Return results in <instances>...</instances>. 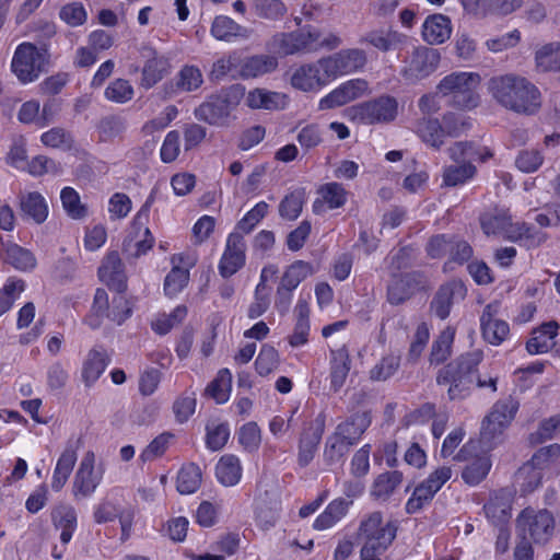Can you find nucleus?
I'll return each mask as SVG.
<instances>
[{"label": "nucleus", "mask_w": 560, "mask_h": 560, "mask_svg": "<svg viewBox=\"0 0 560 560\" xmlns=\"http://www.w3.org/2000/svg\"><path fill=\"white\" fill-rule=\"evenodd\" d=\"M499 302H492L485 306L480 316V328L483 339L492 345H501L510 332V326L505 320L498 318Z\"/></svg>", "instance_id": "20"}, {"label": "nucleus", "mask_w": 560, "mask_h": 560, "mask_svg": "<svg viewBox=\"0 0 560 560\" xmlns=\"http://www.w3.org/2000/svg\"><path fill=\"white\" fill-rule=\"evenodd\" d=\"M278 60L270 55H254L241 58V69L237 70L238 78L244 80L258 78L275 71Z\"/></svg>", "instance_id": "31"}, {"label": "nucleus", "mask_w": 560, "mask_h": 560, "mask_svg": "<svg viewBox=\"0 0 560 560\" xmlns=\"http://www.w3.org/2000/svg\"><path fill=\"white\" fill-rule=\"evenodd\" d=\"M19 208L23 219L32 220L36 224L44 223L49 213L47 201L38 191L20 192Z\"/></svg>", "instance_id": "29"}, {"label": "nucleus", "mask_w": 560, "mask_h": 560, "mask_svg": "<svg viewBox=\"0 0 560 560\" xmlns=\"http://www.w3.org/2000/svg\"><path fill=\"white\" fill-rule=\"evenodd\" d=\"M141 56L145 58L142 68V77L140 85L144 89H151L170 73L171 63L167 57L159 55L155 49L150 46L141 48Z\"/></svg>", "instance_id": "22"}, {"label": "nucleus", "mask_w": 560, "mask_h": 560, "mask_svg": "<svg viewBox=\"0 0 560 560\" xmlns=\"http://www.w3.org/2000/svg\"><path fill=\"white\" fill-rule=\"evenodd\" d=\"M480 84V75L474 72H453L444 77L438 84V94L448 97V103L459 109H471L478 105L476 92Z\"/></svg>", "instance_id": "7"}, {"label": "nucleus", "mask_w": 560, "mask_h": 560, "mask_svg": "<svg viewBox=\"0 0 560 560\" xmlns=\"http://www.w3.org/2000/svg\"><path fill=\"white\" fill-rule=\"evenodd\" d=\"M407 35L394 30H372L359 38V44L369 45L382 52L400 49L407 43Z\"/></svg>", "instance_id": "26"}, {"label": "nucleus", "mask_w": 560, "mask_h": 560, "mask_svg": "<svg viewBox=\"0 0 560 560\" xmlns=\"http://www.w3.org/2000/svg\"><path fill=\"white\" fill-rule=\"evenodd\" d=\"M440 61L438 49L420 46L412 51L400 74L406 82L415 84L431 75L439 68Z\"/></svg>", "instance_id": "13"}, {"label": "nucleus", "mask_w": 560, "mask_h": 560, "mask_svg": "<svg viewBox=\"0 0 560 560\" xmlns=\"http://www.w3.org/2000/svg\"><path fill=\"white\" fill-rule=\"evenodd\" d=\"M490 468L491 462L489 457H477L464 468L462 478L467 485L476 486L487 477Z\"/></svg>", "instance_id": "55"}, {"label": "nucleus", "mask_w": 560, "mask_h": 560, "mask_svg": "<svg viewBox=\"0 0 560 560\" xmlns=\"http://www.w3.org/2000/svg\"><path fill=\"white\" fill-rule=\"evenodd\" d=\"M455 338V329L446 327L432 342L429 362L439 365L444 363L452 354V346Z\"/></svg>", "instance_id": "41"}, {"label": "nucleus", "mask_w": 560, "mask_h": 560, "mask_svg": "<svg viewBox=\"0 0 560 560\" xmlns=\"http://www.w3.org/2000/svg\"><path fill=\"white\" fill-rule=\"evenodd\" d=\"M4 258L8 264L22 271L32 270L36 266V258L32 252L18 244L7 245Z\"/></svg>", "instance_id": "48"}, {"label": "nucleus", "mask_w": 560, "mask_h": 560, "mask_svg": "<svg viewBox=\"0 0 560 560\" xmlns=\"http://www.w3.org/2000/svg\"><path fill=\"white\" fill-rule=\"evenodd\" d=\"M537 67L544 72L560 71V42L541 46L535 54Z\"/></svg>", "instance_id": "43"}, {"label": "nucleus", "mask_w": 560, "mask_h": 560, "mask_svg": "<svg viewBox=\"0 0 560 560\" xmlns=\"http://www.w3.org/2000/svg\"><path fill=\"white\" fill-rule=\"evenodd\" d=\"M98 277L109 289L117 293L127 290V276L117 252H110L98 268Z\"/></svg>", "instance_id": "24"}, {"label": "nucleus", "mask_w": 560, "mask_h": 560, "mask_svg": "<svg viewBox=\"0 0 560 560\" xmlns=\"http://www.w3.org/2000/svg\"><path fill=\"white\" fill-rule=\"evenodd\" d=\"M49 55L45 46L38 48L35 44H20L11 61V70L23 84L36 81L46 71Z\"/></svg>", "instance_id": "8"}, {"label": "nucleus", "mask_w": 560, "mask_h": 560, "mask_svg": "<svg viewBox=\"0 0 560 560\" xmlns=\"http://www.w3.org/2000/svg\"><path fill=\"white\" fill-rule=\"evenodd\" d=\"M559 325L555 320L544 323L539 328L534 329L532 338L526 342V349L530 354L546 353L555 346V338L558 335Z\"/></svg>", "instance_id": "33"}, {"label": "nucleus", "mask_w": 560, "mask_h": 560, "mask_svg": "<svg viewBox=\"0 0 560 560\" xmlns=\"http://www.w3.org/2000/svg\"><path fill=\"white\" fill-rule=\"evenodd\" d=\"M246 244L238 232H232L226 240L225 249L219 262V272L223 278H230L236 273L246 259Z\"/></svg>", "instance_id": "19"}, {"label": "nucleus", "mask_w": 560, "mask_h": 560, "mask_svg": "<svg viewBox=\"0 0 560 560\" xmlns=\"http://www.w3.org/2000/svg\"><path fill=\"white\" fill-rule=\"evenodd\" d=\"M402 481V474L398 470L386 471L376 477L371 494L376 499H388Z\"/></svg>", "instance_id": "45"}, {"label": "nucleus", "mask_w": 560, "mask_h": 560, "mask_svg": "<svg viewBox=\"0 0 560 560\" xmlns=\"http://www.w3.org/2000/svg\"><path fill=\"white\" fill-rule=\"evenodd\" d=\"M518 408V401L511 396L492 406L481 425V440L488 447L502 441L503 433L514 420Z\"/></svg>", "instance_id": "10"}, {"label": "nucleus", "mask_w": 560, "mask_h": 560, "mask_svg": "<svg viewBox=\"0 0 560 560\" xmlns=\"http://www.w3.org/2000/svg\"><path fill=\"white\" fill-rule=\"evenodd\" d=\"M451 19L442 13L430 14L422 23L421 36L429 45L443 44L451 37Z\"/></svg>", "instance_id": "28"}, {"label": "nucleus", "mask_w": 560, "mask_h": 560, "mask_svg": "<svg viewBox=\"0 0 560 560\" xmlns=\"http://www.w3.org/2000/svg\"><path fill=\"white\" fill-rule=\"evenodd\" d=\"M325 430V417L319 415L310 422L302 431L299 442L298 463L300 466H307L314 458L317 446Z\"/></svg>", "instance_id": "23"}, {"label": "nucleus", "mask_w": 560, "mask_h": 560, "mask_svg": "<svg viewBox=\"0 0 560 560\" xmlns=\"http://www.w3.org/2000/svg\"><path fill=\"white\" fill-rule=\"evenodd\" d=\"M269 49L280 55L313 52L319 50L318 28L306 25L290 33H277L268 42Z\"/></svg>", "instance_id": "12"}, {"label": "nucleus", "mask_w": 560, "mask_h": 560, "mask_svg": "<svg viewBox=\"0 0 560 560\" xmlns=\"http://www.w3.org/2000/svg\"><path fill=\"white\" fill-rule=\"evenodd\" d=\"M244 97L245 104L252 109L279 110L288 105L285 94L265 89H254Z\"/></svg>", "instance_id": "32"}, {"label": "nucleus", "mask_w": 560, "mask_h": 560, "mask_svg": "<svg viewBox=\"0 0 560 560\" xmlns=\"http://www.w3.org/2000/svg\"><path fill=\"white\" fill-rule=\"evenodd\" d=\"M355 117L368 125L388 122L397 115V102L392 96H381L353 108Z\"/></svg>", "instance_id": "16"}, {"label": "nucleus", "mask_w": 560, "mask_h": 560, "mask_svg": "<svg viewBox=\"0 0 560 560\" xmlns=\"http://www.w3.org/2000/svg\"><path fill=\"white\" fill-rule=\"evenodd\" d=\"M482 360V350L475 349L460 354L438 371L436 384L448 386L450 400H460L469 396Z\"/></svg>", "instance_id": "4"}, {"label": "nucleus", "mask_w": 560, "mask_h": 560, "mask_svg": "<svg viewBox=\"0 0 560 560\" xmlns=\"http://www.w3.org/2000/svg\"><path fill=\"white\" fill-rule=\"evenodd\" d=\"M253 10L256 16L270 21L281 19L287 12L281 0H253Z\"/></svg>", "instance_id": "58"}, {"label": "nucleus", "mask_w": 560, "mask_h": 560, "mask_svg": "<svg viewBox=\"0 0 560 560\" xmlns=\"http://www.w3.org/2000/svg\"><path fill=\"white\" fill-rule=\"evenodd\" d=\"M40 140L46 147L63 151L70 150L74 142L72 135L59 127L51 128L44 132Z\"/></svg>", "instance_id": "59"}, {"label": "nucleus", "mask_w": 560, "mask_h": 560, "mask_svg": "<svg viewBox=\"0 0 560 560\" xmlns=\"http://www.w3.org/2000/svg\"><path fill=\"white\" fill-rule=\"evenodd\" d=\"M324 68L331 80L339 75L363 71L368 65V54L361 48H346L324 57Z\"/></svg>", "instance_id": "14"}, {"label": "nucleus", "mask_w": 560, "mask_h": 560, "mask_svg": "<svg viewBox=\"0 0 560 560\" xmlns=\"http://www.w3.org/2000/svg\"><path fill=\"white\" fill-rule=\"evenodd\" d=\"M453 120H455L453 114L444 115L443 122L445 128H443L439 119L424 117L417 121L415 131L427 145L439 150L444 143L445 135L451 137L459 135V128L451 125Z\"/></svg>", "instance_id": "15"}, {"label": "nucleus", "mask_w": 560, "mask_h": 560, "mask_svg": "<svg viewBox=\"0 0 560 560\" xmlns=\"http://www.w3.org/2000/svg\"><path fill=\"white\" fill-rule=\"evenodd\" d=\"M51 520L56 528L61 529L60 540L68 544L77 527V512L68 504H59L51 511Z\"/></svg>", "instance_id": "37"}, {"label": "nucleus", "mask_w": 560, "mask_h": 560, "mask_svg": "<svg viewBox=\"0 0 560 560\" xmlns=\"http://www.w3.org/2000/svg\"><path fill=\"white\" fill-rule=\"evenodd\" d=\"M245 96V88L238 83L211 94L194 112L198 120L212 126H224L233 110Z\"/></svg>", "instance_id": "6"}, {"label": "nucleus", "mask_w": 560, "mask_h": 560, "mask_svg": "<svg viewBox=\"0 0 560 560\" xmlns=\"http://www.w3.org/2000/svg\"><path fill=\"white\" fill-rule=\"evenodd\" d=\"M330 81L331 77L325 71L323 58L299 67L291 75L292 86L304 92L317 91Z\"/></svg>", "instance_id": "18"}, {"label": "nucleus", "mask_w": 560, "mask_h": 560, "mask_svg": "<svg viewBox=\"0 0 560 560\" xmlns=\"http://www.w3.org/2000/svg\"><path fill=\"white\" fill-rule=\"evenodd\" d=\"M215 476L219 482L225 487L237 485L242 477V466L238 457L233 454L223 455L217 463Z\"/></svg>", "instance_id": "38"}, {"label": "nucleus", "mask_w": 560, "mask_h": 560, "mask_svg": "<svg viewBox=\"0 0 560 560\" xmlns=\"http://www.w3.org/2000/svg\"><path fill=\"white\" fill-rule=\"evenodd\" d=\"M108 363L109 358L105 350L91 349L82 366V380L85 386H92L103 374Z\"/></svg>", "instance_id": "36"}, {"label": "nucleus", "mask_w": 560, "mask_h": 560, "mask_svg": "<svg viewBox=\"0 0 560 560\" xmlns=\"http://www.w3.org/2000/svg\"><path fill=\"white\" fill-rule=\"evenodd\" d=\"M482 360V350L475 349L460 354L438 371L436 384L448 386L450 400H460L469 396Z\"/></svg>", "instance_id": "2"}, {"label": "nucleus", "mask_w": 560, "mask_h": 560, "mask_svg": "<svg viewBox=\"0 0 560 560\" xmlns=\"http://www.w3.org/2000/svg\"><path fill=\"white\" fill-rule=\"evenodd\" d=\"M369 91V82L364 79H351L332 90L319 102V109H330L346 105L362 97Z\"/></svg>", "instance_id": "21"}, {"label": "nucleus", "mask_w": 560, "mask_h": 560, "mask_svg": "<svg viewBox=\"0 0 560 560\" xmlns=\"http://www.w3.org/2000/svg\"><path fill=\"white\" fill-rule=\"evenodd\" d=\"M351 446H353L351 443L334 432L325 442L323 453L325 464L331 466L340 463L348 454Z\"/></svg>", "instance_id": "47"}, {"label": "nucleus", "mask_w": 560, "mask_h": 560, "mask_svg": "<svg viewBox=\"0 0 560 560\" xmlns=\"http://www.w3.org/2000/svg\"><path fill=\"white\" fill-rule=\"evenodd\" d=\"M312 273V267L308 262L296 260L290 265L281 277L280 285L290 290H295L298 285Z\"/></svg>", "instance_id": "56"}, {"label": "nucleus", "mask_w": 560, "mask_h": 560, "mask_svg": "<svg viewBox=\"0 0 560 560\" xmlns=\"http://www.w3.org/2000/svg\"><path fill=\"white\" fill-rule=\"evenodd\" d=\"M560 432V415L552 416L540 422L537 431L533 432L528 436V441L532 445L540 444L547 440H551Z\"/></svg>", "instance_id": "62"}, {"label": "nucleus", "mask_w": 560, "mask_h": 560, "mask_svg": "<svg viewBox=\"0 0 560 560\" xmlns=\"http://www.w3.org/2000/svg\"><path fill=\"white\" fill-rule=\"evenodd\" d=\"M232 375L228 369L220 370L218 376L208 385L207 393L217 402L223 404L229 399Z\"/></svg>", "instance_id": "57"}, {"label": "nucleus", "mask_w": 560, "mask_h": 560, "mask_svg": "<svg viewBox=\"0 0 560 560\" xmlns=\"http://www.w3.org/2000/svg\"><path fill=\"white\" fill-rule=\"evenodd\" d=\"M203 77L196 66H184L177 74L176 86L185 92H191L201 86Z\"/></svg>", "instance_id": "60"}, {"label": "nucleus", "mask_w": 560, "mask_h": 560, "mask_svg": "<svg viewBox=\"0 0 560 560\" xmlns=\"http://www.w3.org/2000/svg\"><path fill=\"white\" fill-rule=\"evenodd\" d=\"M201 483L200 468L195 464L184 466L177 475V490L182 494H190L198 490Z\"/></svg>", "instance_id": "52"}, {"label": "nucleus", "mask_w": 560, "mask_h": 560, "mask_svg": "<svg viewBox=\"0 0 560 560\" xmlns=\"http://www.w3.org/2000/svg\"><path fill=\"white\" fill-rule=\"evenodd\" d=\"M475 174L476 166L472 163L446 166L443 172V185L447 187L463 185Z\"/></svg>", "instance_id": "51"}, {"label": "nucleus", "mask_w": 560, "mask_h": 560, "mask_svg": "<svg viewBox=\"0 0 560 560\" xmlns=\"http://www.w3.org/2000/svg\"><path fill=\"white\" fill-rule=\"evenodd\" d=\"M397 534L396 522L383 521L381 512H372L360 523L358 537L363 540L364 552L370 550L385 551Z\"/></svg>", "instance_id": "11"}, {"label": "nucleus", "mask_w": 560, "mask_h": 560, "mask_svg": "<svg viewBox=\"0 0 560 560\" xmlns=\"http://www.w3.org/2000/svg\"><path fill=\"white\" fill-rule=\"evenodd\" d=\"M317 198L313 203V211L316 214H322L326 210H332L342 207L347 201V191L339 183H327L318 189Z\"/></svg>", "instance_id": "30"}, {"label": "nucleus", "mask_w": 560, "mask_h": 560, "mask_svg": "<svg viewBox=\"0 0 560 560\" xmlns=\"http://www.w3.org/2000/svg\"><path fill=\"white\" fill-rule=\"evenodd\" d=\"M60 200L66 213L74 220H80L86 217L88 209L81 202L80 195L72 187H65L60 192Z\"/></svg>", "instance_id": "53"}, {"label": "nucleus", "mask_w": 560, "mask_h": 560, "mask_svg": "<svg viewBox=\"0 0 560 560\" xmlns=\"http://www.w3.org/2000/svg\"><path fill=\"white\" fill-rule=\"evenodd\" d=\"M372 418L369 411L355 412L336 427L335 432L352 445L357 444L361 435L371 425Z\"/></svg>", "instance_id": "34"}, {"label": "nucleus", "mask_w": 560, "mask_h": 560, "mask_svg": "<svg viewBox=\"0 0 560 560\" xmlns=\"http://www.w3.org/2000/svg\"><path fill=\"white\" fill-rule=\"evenodd\" d=\"M351 503L352 501H347L341 498L332 500L326 506L325 511L315 520L314 528L324 530L332 527L347 514Z\"/></svg>", "instance_id": "40"}, {"label": "nucleus", "mask_w": 560, "mask_h": 560, "mask_svg": "<svg viewBox=\"0 0 560 560\" xmlns=\"http://www.w3.org/2000/svg\"><path fill=\"white\" fill-rule=\"evenodd\" d=\"M77 462V452L71 447H67L57 460L52 475L51 488L59 491L66 485Z\"/></svg>", "instance_id": "42"}, {"label": "nucleus", "mask_w": 560, "mask_h": 560, "mask_svg": "<svg viewBox=\"0 0 560 560\" xmlns=\"http://www.w3.org/2000/svg\"><path fill=\"white\" fill-rule=\"evenodd\" d=\"M560 457V445L555 443L537 450L528 463L540 470L548 469Z\"/></svg>", "instance_id": "63"}, {"label": "nucleus", "mask_w": 560, "mask_h": 560, "mask_svg": "<svg viewBox=\"0 0 560 560\" xmlns=\"http://www.w3.org/2000/svg\"><path fill=\"white\" fill-rule=\"evenodd\" d=\"M487 88L499 105L517 114L533 115L541 105L539 90L521 75H494L489 79Z\"/></svg>", "instance_id": "1"}, {"label": "nucleus", "mask_w": 560, "mask_h": 560, "mask_svg": "<svg viewBox=\"0 0 560 560\" xmlns=\"http://www.w3.org/2000/svg\"><path fill=\"white\" fill-rule=\"evenodd\" d=\"M230 438V427L228 422L218 420L208 421L206 424V445L209 450L215 452L222 450Z\"/></svg>", "instance_id": "49"}, {"label": "nucleus", "mask_w": 560, "mask_h": 560, "mask_svg": "<svg viewBox=\"0 0 560 560\" xmlns=\"http://www.w3.org/2000/svg\"><path fill=\"white\" fill-rule=\"evenodd\" d=\"M515 523L517 535L534 544L545 545L555 534V517L546 509L537 510L528 506L517 515Z\"/></svg>", "instance_id": "9"}, {"label": "nucleus", "mask_w": 560, "mask_h": 560, "mask_svg": "<svg viewBox=\"0 0 560 560\" xmlns=\"http://www.w3.org/2000/svg\"><path fill=\"white\" fill-rule=\"evenodd\" d=\"M512 502V490L504 488L495 491L483 506L487 518L494 526H505L511 518Z\"/></svg>", "instance_id": "25"}, {"label": "nucleus", "mask_w": 560, "mask_h": 560, "mask_svg": "<svg viewBox=\"0 0 560 560\" xmlns=\"http://www.w3.org/2000/svg\"><path fill=\"white\" fill-rule=\"evenodd\" d=\"M110 318L108 294L104 289H96L90 314L85 323L93 329L101 326L104 318Z\"/></svg>", "instance_id": "44"}, {"label": "nucleus", "mask_w": 560, "mask_h": 560, "mask_svg": "<svg viewBox=\"0 0 560 560\" xmlns=\"http://www.w3.org/2000/svg\"><path fill=\"white\" fill-rule=\"evenodd\" d=\"M240 69L241 56L237 51H232L213 62L209 78L212 81H220L226 75H231L235 79L238 77L237 70Z\"/></svg>", "instance_id": "46"}, {"label": "nucleus", "mask_w": 560, "mask_h": 560, "mask_svg": "<svg viewBox=\"0 0 560 560\" xmlns=\"http://www.w3.org/2000/svg\"><path fill=\"white\" fill-rule=\"evenodd\" d=\"M482 360V350L475 349L460 354L438 371L436 384L448 386L450 400H460L469 396Z\"/></svg>", "instance_id": "3"}, {"label": "nucleus", "mask_w": 560, "mask_h": 560, "mask_svg": "<svg viewBox=\"0 0 560 560\" xmlns=\"http://www.w3.org/2000/svg\"><path fill=\"white\" fill-rule=\"evenodd\" d=\"M330 364V388L337 393L350 372L351 361L348 351L343 348L332 351Z\"/></svg>", "instance_id": "39"}, {"label": "nucleus", "mask_w": 560, "mask_h": 560, "mask_svg": "<svg viewBox=\"0 0 560 560\" xmlns=\"http://www.w3.org/2000/svg\"><path fill=\"white\" fill-rule=\"evenodd\" d=\"M105 97L114 103L124 104L132 100L133 88L125 79H116L105 89Z\"/></svg>", "instance_id": "64"}, {"label": "nucleus", "mask_w": 560, "mask_h": 560, "mask_svg": "<svg viewBox=\"0 0 560 560\" xmlns=\"http://www.w3.org/2000/svg\"><path fill=\"white\" fill-rule=\"evenodd\" d=\"M466 288L460 281H450L440 287L431 302V311L440 319H445L456 298L464 299Z\"/></svg>", "instance_id": "27"}, {"label": "nucleus", "mask_w": 560, "mask_h": 560, "mask_svg": "<svg viewBox=\"0 0 560 560\" xmlns=\"http://www.w3.org/2000/svg\"><path fill=\"white\" fill-rule=\"evenodd\" d=\"M304 197V189H296L287 195L279 205L280 217L289 221L298 219L303 209Z\"/></svg>", "instance_id": "54"}, {"label": "nucleus", "mask_w": 560, "mask_h": 560, "mask_svg": "<svg viewBox=\"0 0 560 560\" xmlns=\"http://www.w3.org/2000/svg\"><path fill=\"white\" fill-rule=\"evenodd\" d=\"M211 35L218 40L230 43L237 38L247 39L250 31L229 16L219 15L212 22Z\"/></svg>", "instance_id": "35"}, {"label": "nucleus", "mask_w": 560, "mask_h": 560, "mask_svg": "<svg viewBox=\"0 0 560 560\" xmlns=\"http://www.w3.org/2000/svg\"><path fill=\"white\" fill-rule=\"evenodd\" d=\"M482 231L487 234L501 235L510 241L526 240L529 245H539L546 235L525 222H512L506 209L495 208L480 217Z\"/></svg>", "instance_id": "5"}, {"label": "nucleus", "mask_w": 560, "mask_h": 560, "mask_svg": "<svg viewBox=\"0 0 560 560\" xmlns=\"http://www.w3.org/2000/svg\"><path fill=\"white\" fill-rule=\"evenodd\" d=\"M95 455L93 452H88L75 472L73 480V494L74 497H90L101 483L104 469L100 466L96 470L94 468Z\"/></svg>", "instance_id": "17"}, {"label": "nucleus", "mask_w": 560, "mask_h": 560, "mask_svg": "<svg viewBox=\"0 0 560 560\" xmlns=\"http://www.w3.org/2000/svg\"><path fill=\"white\" fill-rule=\"evenodd\" d=\"M542 476L540 470L527 462L515 472L514 481L520 487V491L527 494L540 487Z\"/></svg>", "instance_id": "50"}, {"label": "nucleus", "mask_w": 560, "mask_h": 560, "mask_svg": "<svg viewBox=\"0 0 560 560\" xmlns=\"http://www.w3.org/2000/svg\"><path fill=\"white\" fill-rule=\"evenodd\" d=\"M189 281V271L186 268L174 266L164 280V292L167 296L177 295Z\"/></svg>", "instance_id": "61"}]
</instances>
